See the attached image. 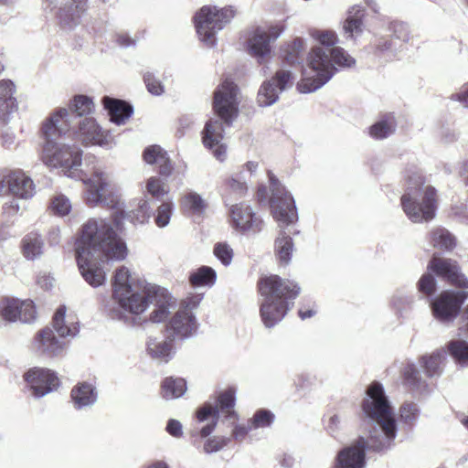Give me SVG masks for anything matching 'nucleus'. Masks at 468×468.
Wrapping results in <instances>:
<instances>
[{"instance_id":"f704fd0d","label":"nucleus","mask_w":468,"mask_h":468,"mask_svg":"<svg viewBox=\"0 0 468 468\" xmlns=\"http://www.w3.org/2000/svg\"><path fill=\"white\" fill-rule=\"evenodd\" d=\"M161 389L164 399H177L186 391V381L182 378L167 377L163 380Z\"/></svg>"},{"instance_id":"e2e57ef3","label":"nucleus","mask_w":468,"mask_h":468,"mask_svg":"<svg viewBox=\"0 0 468 468\" xmlns=\"http://www.w3.org/2000/svg\"><path fill=\"white\" fill-rule=\"evenodd\" d=\"M452 99L460 101L463 107L468 108V84L462 87V90L452 95Z\"/></svg>"},{"instance_id":"680f3d73","label":"nucleus","mask_w":468,"mask_h":468,"mask_svg":"<svg viewBox=\"0 0 468 468\" xmlns=\"http://www.w3.org/2000/svg\"><path fill=\"white\" fill-rule=\"evenodd\" d=\"M229 186L232 191L238 193L239 196L244 195L248 189L246 183L240 182L235 178H231L229 181Z\"/></svg>"},{"instance_id":"3c124183","label":"nucleus","mask_w":468,"mask_h":468,"mask_svg":"<svg viewBox=\"0 0 468 468\" xmlns=\"http://www.w3.org/2000/svg\"><path fill=\"white\" fill-rule=\"evenodd\" d=\"M214 254L225 266L229 265L232 261L233 250L226 243H217L214 247Z\"/></svg>"},{"instance_id":"2f4dec72","label":"nucleus","mask_w":468,"mask_h":468,"mask_svg":"<svg viewBox=\"0 0 468 468\" xmlns=\"http://www.w3.org/2000/svg\"><path fill=\"white\" fill-rule=\"evenodd\" d=\"M397 122L392 112L384 114L369 128L370 136L381 140L393 134L396 131Z\"/></svg>"},{"instance_id":"473e14b6","label":"nucleus","mask_w":468,"mask_h":468,"mask_svg":"<svg viewBox=\"0 0 468 468\" xmlns=\"http://www.w3.org/2000/svg\"><path fill=\"white\" fill-rule=\"evenodd\" d=\"M414 303L415 296L412 293L398 291L392 296L390 304L398 318L406 319L410 316Z\"/></svg>"},{"instance_id":"412c9836","label":"nucleus","mask_w":468,"mask_h":468,"mask_svg":"<svg viewBox=\"0 0 468 468\" xmlns=\"http://www.w3.org/2000/svg\"><path fill=\"white\" fill-rule=\"evenodd\" d=\"M232 226L241 232H260L263 226V221L252 211L251 207L239 203L230 207Z\"/></svg>"},{"instance_id":"13d9d810","label":"nucleus","mask_w":468,"mask_h":468,"mask_svg":"<svg viewBox=\"0 0 468 468\" xmlns=\"http://www.w3.org/2000/svg\"><path fill=\"white\" fill-rule=\"evenodd\" d=\"M156 165H158L159 166L158 173L160 176L164 177H168L172 175L174 166L167 153L165 154V155L159 157V162Z\"/></svg>"},{"instance_id":"1a4fd4ad","label":"nucleus","mask_w":468,"mask_h":468,"mask_svg":"<svg viewBox=\"0 0 468 468\" xmlns=\"http://www.w3.org/2000/svg\"><path fill=\"white\" fill-rule=\"evenodd\" d=\"M66 306L60 305L54 314L52 327L46 326L37 334L35 346L38 353L48 357L60 356L65 348V341L61 339L79 333L77 323L66 324Z\"/></svg>"},{"instance_id":"7ed1b4c3","label":"nucleus","mask_w":468,"mask_h":468,"mask_svg":"<svg viewBox=\"0 0 468 468\" xmlns=\"http://www.w3.org/2000/svg\"><path fill=\"white\" fill-rule=\"evenodd\" d=\"M75 252L81 276L90 286L98 287L105 281L102 263L110 260H124L127 247L110 222L90 218L81 227Z\"/></svg>"},{"instance_id":"4d7b16f0","label":"nucleus","mask_w":468,"mask_h":468,"mask_svg":"<svg viewBox=\"0 0 468 468\" xmlns=\"http://www.w3.org/2000/svg\"><path fill=\"white\" fill-rule=\"evenodd\" d=\"M229 441V438L214 437L206 441L204 443V452L207 453L217 452L221 450Z\"/></svg>"},{"instance_id":"dca6fc26","label":"nucleus","mask_w":468,"mask_h":468,"mask_svg":"<svg viewBox=\"0 0 468 468\" xmlns=\"http://www.w3.org/2000/svg\"><path fill=\"white\" fill-rule=\"evenodd\" d=\"M282 34V29L278 27L270 28V32H266L261 27H256L248 39V53L253 57L258 64H265L269 61L271 48V40H275Z\"/></svg>"},{"instance_id":"9b49d317","label":"nucleus","mask_w":468,"mask_h":468,"mask_svg":"<svg viewBox=\"0 0 468 468\" xmlns=\"http://www.w3.org/2000/svg\"><path fill=\"white\" fill-rule=\"evenodd\" d=\"M235 394V388L229 387L219 393L215 403L206 402L197 409V419L199 422L210 420L200 430V436L202 438L209 436L215 430L218 420L219 411L226 413L227 419H236V412L233 410L236 402Z\"/></svg>"},{"instance_id":"4468645a","label":"nucleus","mask_w":468,"mask_h":468,"mask_svg":"<svg viewBox=\"0 0 468 468\" xmlns=\"http://www.w3.org/2000/svg\"><path fill=\"white\" fill-rule=\"evenodd\" d=\"M294 76L288 69H279L271 80L261 85L257 94L260 107H269L276 103L280 94L293 85Z\"/></svg>"},{"instance_id":"0eeeda50","label":"nucleus","mask_w":468,"mask_h":468,"mask_svg":"<svg viewBox=\"0 0 468 468\" xmlns=\"http://www.w3.org/2000/svg\"><path fill=\"white\" fill-rule=\"evenodd\" d=\"M258 289L261 295L260 315L266 328H272L282 321L301 292L295 282L274 274L261 277Z\"/></svg>"},{"instance_id":"cd10ccee","label":"nucleus","mask_w":468,"mask_h":468,"mask_svg":"<svg viewBox=\"0 0 468 468\" xmlns=\"http://www.w3.org/2000/svg\"><path fill=\"white\" fill-rule=\"evenodd\" d=\"M102 104L108 112L110 121L118 125L124 123L133 113L132 104L122 100L105 96L102 98Z\"/></svg>"},{"instance_id":"a18cd8bd","label":"nucleus","mask_w":468,"mask_h":468,"mask_svg":"<svg viewBox=\"0 0 468 468\" xmlns=\"http://www.w3.org/2000/svg\"><path fill=\"white\" fill-rule=\"evenodd\" d=\"M431 272L424 273L419 280L417 286L420 292L428 296L433 295L437 289V282Z\"/></svg>"},{"instance_id":"a19ab883","label":"nucleus","mask_w":468,"mask_h":468,"mask_svg":"<svg viewBox=\"0 0 468 468\" xmlns=\"http://www.w3.org/2000/svg\"><path fill=\"white\" fill-rule=\"evenodd\" d=\"M442 358L443 353L441 351H435L431 355H425L420 357V363L424 368L427 377L433 378L441 375Z\"/></svg>"},{"instance_id":"79ce46f5","label":"nucleus","mask_w":468,"mask_h":468,"mask_svg":"<svg viewBox=\"0 0 468 468\" xmlns=\"http://www.w3.org/2000/svg\"><path fill=\"white\" fill-rule=\"evenodd\" d=\"M388 29L390 32L389 37L396 42L399 41V48L410 40V33L408 24L401 21H392L389 23Z\"/></svg>"},{"instance_id":"052dcab7","label":"nucleus","mask_w":468,"mask_h":468,"mask_svg":"<svg viewBox=\"0 0 468 468\" xmlns=\"http://www.w3.org/2000/svg\"><path fill=\"white\" fill-rule=\"evenodd\" d=\"M253 428V426L251 425L250 421L249 420L248 424L247 425H237L234 430H233V437L236 439V440H239V439H242L244 438L248 433L249 431H250Z\"/></svg>"},{"instance_id":"4c0bfd02","label":"nucleus","mask_w":468,"mask_h":468,"mask_svg":"<svg viewBox=\"0 0 468 468\" xmlns=\"http://www.w3.org/2000/svg\"><path fill=\"white\" fill-rule=\"evenodd\" d=\"M304 50V41L296 37L292 43L287 44L282 50L283 60L289 65L301 64Z\"/></svg>"},{"instance_id":"5701e85b","label":"nucleus","mask_w":468,"mask_h":468,"mask_svg":"<svg viewBox=\"0 0 468 468\" xmlns=\"http://www.w3.org/2000/svg\"><path fill=\"white\" fill-rule=\"evenodd\" d=\"M5 184L7 185V190L13 196L22 199L31 198L36 193L33 180L22 170L10 172L1 181V189L4 188Z\"/></svg>"},{"instance_id":"f3484780","label":"nucleus","mask_w":468,"mask_h":468,"mask_svg":"<svg viewBox=\"0 0 468 468\" xmlns=\"http://www.w3.org/2000/svg\"><path fill=\"white\" fill-rule=\"evenodd\" d=\"M198 328L195 314L188 308L178 310L165 325L168 337L175 341H184L193 336Z\"/></svg>"},{"instance_id":"ddd939ff","label":"nucleus","mask_w":468,"mask_h":468,"mask_svg":"<svg viewBox=\"0 0 468 468\" xmlns=\"http://www.w3.org/2000/svg\"><path fill=\"white\" fill-rule=\"evenodd\" d=\"M467 299L468 291H442L431 301L433 317L441 324L452 323L460 314L462 306Z\"/></svg>"},{"instance_id":"864d4df0","label":"nucleus","mask_w":468,"mask_h":468,"mask_svg":"<svg viewBox=\"0 0 468 468\" xmlns=\"http://www.w3.org/2000/svg\"><path fill=\"white\" fill-rule=\"evenodd\" d=\"M134 219L144 224L151 217V207L147 200L140 199L137 204V207L133 209Z\"/></svg>"},{"instance_id":"8fccbe9b","label":"nucleus","mask_w":468,"mask_h":468,"mask_svg":"<svg viewBox=\"0 0 468 468\" xmlns=\"http://www.w3.org/2000/svg\"><path fill=\"white\" fill-rule=\"evenodd\" d=\"M316 383L315 376L310 373H301L296 376L293 384L298 391L311 389Z\"/></svg>"},{"instance_id":"58836bf2","label":"nucleus","mask_w":468,"mask_h":468,"mask_svg":"<svg viewBox=\"0 0 468 468\" xmlns=\"http://www.w3.org/2000/svg\"><path fill=\"white\" fill-rule=\"evenodd\" d=\"M431 243L443 250H452L456 246L454 236L444 228H437L431 232Z\"/></svg>"},{"instance_id":"5fc2aeb1","label":"nucleus","mask_w":468,"mask_h":468,"mask_svg":"<svg viewBox=\"0 0 468 468\" xmlns=\"http://www.w3.org/2000/svg\"><path fill=\"white\" fill-rule=\"evenodd\" d=\"M51 208L55 213L65 216L69 213L71 205L67 197L59 195L52 200Z\"/></svg>"},{"instance_id":"f03ea898","label":"nucleus","mask_w":468,"mask_h":468,"mask_svg":"<svg viewBox=\"0 0 468 468\" xmlns=\"http://www.w3.org/2000/svg\"><path fill=\"white\" fill-rule=\"evenodd\" d=\"M362 420L370 428L366 439L360 436L349 446L343 448L336 456L334 468H365L366 452H385L390 449L398 432L393 408L383 385L373 381L366 389L361 403Z\"/></svg>"},{"instance_id":"37998d69","label":"nucleus","mask_w":468,"mask_h":468,"mask_svg":"<svg viewBox=\"0 0 468 468\" xmlns=\"http://www.w3.org/2000/svg\"><path fill=\"white\" fill-rule=\"evenodd\" d=\"M451 356L459 363L468 366V343L463 339L452 340L448 344Z\"/></svg>"},{"instance_id":"aec40b11","label":"nucleus","mask_w":468,"mask_h":468,"mask_svg":"<svg viewBox=\"0 0 468 468\" xmlns=\"http://www.w3.org/2000/svg\"><path fill=\"white\" fill-rule=\"evenodd\" d=\"M75 133L78 139L86 145L108 146L112 142L110 133L102 130L91 117H85L83 120H80Z\"/></svg>"},{"instance_id":"49530a36","label":"nucleus","mask_w":468,"mask_h":468,"mask_svg":"<svg viewBox=\"0 0 468 468\" xmlns=\"http://www.w3.org/2000/svg\"><path fill=\"white\" fill-rule=\"evenodd\" d=\"M173 211V204L170 202L162 203L158 208L157 213L154 217V222L159 228L166 227L171 218Z\"/></svg>"},{"instance_id":"c03bdc74","label":"nucleus","mask_w":468,"mask_h":468,"mask_svg":"<svg viewBox=\"0 0 468 468\" xmlns=\"http://www.w3.org/2000/svg\"><path fill=\"white\" fill-rule=\"evenodd\" d=\"M274 420V414L266 409L257 410L250 420L254 429L269 427Z\"/></svg>"},{"instance_id":"423d86ee","label":"nucleus","mask_w":468,"mask_h":468,"mask_svg":"<svg viewBox=\"0 0 468 468\" xmlns=\"http://www.w3.org/2000/svg\"><path fill=\"white\" fill-rule=\"evenodd\" d=\"M238 86L228 80H224L214 91L213 110L220 120H209L202 132V142L206 148L212 151L213 155L220 161L226 157L227 148L222 140L224 137L223 122L230 126L239 114L237 99Z\"/></svg>"},{"instance_id":"774afa93","label":"nucleus","mask_w":468,"mask_h":468,"mask_svg":"<svg viewBox=\"0 0 468 468\" xmlns=\"http://www.w3.org/2000/svg\"><path fill=\"white\" fill-rule=\"evenodd\" d=\"M60 230L58 227H52L48 235V241L49 245L56 246L59 243Z\"/></svg>"},{"instance_id":"69168bd1","label":"nucleus","mask_w":468,"mask_h":468,"mask_svg":"<svg viewBox=\"0 0 468 468\" xmlns=\"http://www.w3.org/2000/svg\"><path fill=\"white\" fill-rule=\"evenodd\" d=\"M279 463L283 468H293L295 464V458L289 453H282L278 457Z\"/></svg>"},{"instance_id":"6e6d98bb","label":"nucleus","mask_w":468,"mask_h":468,"mask_svg":"<svg viewBox=\"0 0 468 468\" xmlns=\"http://www.w3.org/2000/svg\"><path fill=\"white\" fill-rule=\"evenodd\" d=\"M163 185L164 184L158 177L152 176L148 179L146 184L147 192L156 199H159L165 194Z\"/></svg>"},{"instance_id":"09e8293b","label":"nucleus","mask_w":468,"mask_h":468,"mask_svg":"<svg viewBox=\"0 0 468 468\" xmlns=\"http://www.w3.org/2000/svg\"><path fill=\"white\" fill-rule=\"evenodd\" d=\"M144 82L152 95L160 96L165 91L164 85L152 72L147 71L144 74Z\"/></svg>"},{"instance_id":"603ef678","label":"nucleus","mask_w":468,"mask_h":468,"mask_svg":"<svg viewBox=\"0 0 468 468\" xmlns=\"http://www.w3.org/2000/svg\"><path fill=\"white\" fill-rule=\"evenodd\" d=\"M166 152L157 144L150 145L144 151V160L149 164L154 165L159 162V157L165 155Z\"/></svg>"},{"instance_id":"6ab92c4d","label":"nucleus","mask_w":468,"mask_h":468,"mask_svg":"<svg viewBox=\"0 0 468 468\" xmlns=\"http://www.w3.org/2000/svg\"><path fill=\"white\" fill-rule=\"evenodd\" d=\"M24 378L34 397L37 399L56 390L59 386V379L57 375L47 368H31L25 374Z\"/></svg>"},{"instance_id":"f8f14e48","label":"nucleus","mask_w":468,"mask_h":468,"mask_svg":"<svg viewBox=\"0 0 468 468\" xmlns=\"http://www.w3.org/2000/svg\"><path fill=\"white\" fill-rule=\"evenodd\" d=\"M268 176L271 192L270 197L271 213L279 226L283 229L298 219L295 201L271 171H268Z\"/></svg>"},{"instance_id":"b1692460","label":"nucleus","mask_w":468,"mask_h":468,"mask_svg":"<svg viewBox=\"0 0 468 468\" xmlns=\"http://www.w3.org/2000/svg\"><path fill=\"white\" fill-rule=\"evenodd\" d=\"M71 3L60 6L57 13V19L65 30H72L80 23L82 14L87 9L88 0H70Z\"/></svg>"},{"instance_id":"0e129e2a","label":"nucleus","mask_w":468,"mask_h":468,"mask_svg":"<svg viewBox=\"0 0 468 468\" xmlns=\"http://www.w3.org/2000/svg\"><path fill=\"white\" fill-rule=\"evenodd\" d=\"M116 43L122 48H128L131 46H135L136 40L132 38L130 36L124 33H120L116 35Z\"/></svg>"},{"instance_id":"39448f33","label":"nucleus","mask_w":468,"mask_h":468,"mask_svg":"<svg viewBox=\"0 0 468 468\" xmlns=\"http://www.w3.org/2000/svg\"><path fill=\"white\" fill-rule=\"evenodd\" d=\"M313 37L320 46L312 48L307 56V69L298 83L302 93H311L326 84L337 72L336 66L351 68L356 59L343 48L335 47L337 36L333 31H314Z\"/></svg>"},{"instance_id":"e433bc0d","label":"nucleus","mask_w":468,"mask_h":468,"mask_svg":"<svg viewBox=\"0 0 468 468\" xmlns=\"http://www.w3.org/2000/svg\"><path fill=\"white\" fill-rule=\"evenodd\" d=\"M181 206L185 212L194 216L203 215L207 207V202L199 194L194 191L183 197Z\"/></svg>"},{"instance_id":"7c9ffc66","label":"nucleus","mask_w":468,"mask_h":468,"mask_svg":"<svg viewBox=\"0 0 468 468\" xmlns=\"http://www.w3.org/2000/svg\"><path fill=\"white\" fill-rule=\"evenodd\" d=\"M403 383L411 391L424 394L428 392V384L421 378L420 373L413 363L407 364L402 371Z\"/></svg>"},{"instance_id":"c9c22d12","label":"nucleus","mask_w":468,"mask_h":468,"mask_svg":"<svg viewBox=\"0 0 468 468\" xmlns=\"http://www.w3.org/2000/svg\"><path fill=\"white\" fill-rule=\"evenodd\" d=\"M293 250L292 239L290 233L282 229L275 240V253L279 261L283 264H288L291 261Z\"/></svg>"},{"instance_id":"393cba45","label":"nucleus","mask_w":468,"mask_h":468,"mask_svg":"<svg viewBox=\"0 0 468 468\" xmlns=\"http://www.w3.org/2000/svg\"><path fill=\"white\" fill-rule=\"evenodd\" d=\"M16 91V85L12 80H0V121L4 124H7L11 115L17 111V101L14 96Z\"/></svg>"},{"instance_id":"72a5a7b5","label":"nucleus","mask_w":468,"mask_h":468,"mask_svg":"<svg viewBox=\"0 0 468 468\" xmlns=\"http://www.w3.org/2000/svg\"><path fill=\"white\" fill-rule=\"evenodd\" d=\"M23 254L27 260L34 261L43 254L44 242L37 232H30L22 240Z\"/></svg>"},{"instance_id":"9d476101","label":"nucleus","mask_w":468,"mask_h":468,"mask_svg":"<svg viewBox=\"0 0 468 468\" xmlns=\"http://www.w3.org/2000/svg\"><path fill=\"white\" fill-rule=\"evenodd\" d=\"M235 13L232 6H202L193 17L199 39L207 47H214L217 43V33L231 21Z\"/></svg>"},{"instance_id":"de8ad7c7","label":"nucleus","mask_w":468,"mask_h":468,"mask_svg":"<svg viewBox=\"0 0 468 468\" xmlns=\"http://www.w3.org/2000/svg\"><path fill=\"white\" fill-rule=\"evenodd\" d=\"M420 416V409L413 402H406L400 408L401 420L407 424H413Z\"/></svg>"},{"instance_id":"bb28decb","label":"nucleus","mask_w":468,"mask_h":468,"mask_svg":"<svg viewBox=\"0 0 468 468\" xmlns=\"http://www.w3.org/2000/svg\"><path fill=\"white\" fill-rule=\"evenodd\" d=\"M398 47V42L394 41L388 37L374 36L370 43L365 47L367 54L373 55L378 59H391L395 57Z\"/></svg>"},{"instance_id":"c85d7f7f","label":"nucleus","mask_w":468,"mask_h":468,"mask_svg":"<svg viewBox=\"0 0 468 468\" xmlns=\"http://www.w3.org/2000/svg\"><path fill=\"white\" fill-rule=\"evenodd\" d=\"M365 9L360 5L352 6L343 24V31L346 39H356L364 31Z\"/></svg>"},{"instance_id":"ea45409f","label":"nucleus","mask_w":468,"mask_h":468,"mask_svg":"<svg viewBox=\"0 0 468 468\" xmlns=\"http://www.w3.org/2000/svg\"><path fill=\"white\" fill-rule=\"evenodd\" d=\"M216 280L217 272L209 266H202L189 276V282L194 287L212 286Z\"/></svg>"},{"instance_id":"c756f323","label":"nucleus","mask_w":468,"mask_h":468,"mask_svg":"<svg viewBox=\"0 0 468 468\" xmlns=\"http://www.w3.org/2000/svg\"><path fill=\"white\" fill-rule=\"evenodd\" d=\"M66 110L69 115L64 117L58 125L69 131L70 129L69 125V118L72 116L81 117L91 113L94 110V103L91 98L87 95H76L70 101L69 109Z\"/></svg>"},{"instance_id":"f257e3e1","label":"nucleus","mask_w":468,"mask_h":468,"mask_svg":"<svg viewBox=\"0 0 468 468\" xmlns=\"http://www.w3.org/2000/svg\"><path fill=\"white\" fill-rule=\"evenodd\" d=\"M68 115L66 108H60L42 124L43 162L48 166L61 167L69 177L82 180L87 185L86 201L90 206L103 204L114 207L118 202V197L109 181L108 175L96 169L91 177L84 178L83 172L80 169L82 161L81 149L75 144L64 143V135L68 131L58 123Z\"/></svg>"},{"instance_id":"2eb2a0df","label":"nucleus","mask_w":468,"mask_h":468,"mask_svg":"<svg viewBox=\"0 0 468 468\" xmlns=\"http://www.w3.org/2000/svg\"><path fill=\"white\" fill-rule=\"evenodd\" d=\"M428 270L446 283L467 291L468 278L456 261L434 254L429 261Z\"/></svg>"},{"instance_id":"a878e982","label":"nucleus","mask_w":468,"mask_h":468,"mask_svg":"<svg viewBox=\"0 0 468 468\" xmlns=\"http://www.w3.org/2000/svg\"><path fill=\"white\" fill-rule=\"evenodd\" d=\"M70 399L77 410L91 408L98 400V390L91 383L79 382L71 388Z\"/></svg>"},{"instance_id":"a211bd4d","label":"nucleus","mask_w":468,"mask_h":468,"mask_svg":"<svg viewBox=\"0 0 468 468\" xmlns=\"http://www.w3.org/2000/svg\"><path fill=\"white\" fill-rule=\"evenodd\" d=\"M0 314L7 322L19 320L29 324L35 321L37 315L36 306L31 300L21 301L14 298H5L0 305Z\"/></svg>"},{"instance_id":"bf43d9fd","label":"nucleus","mask_w":468,"mask_h":468,"mask_svg":"<svg viewBox=\"0 0 468 468\" xmlns=\"http://www.w3.org/2000/svg\"><path fill=\"white\" fill-rule=\"evenodd\" d=\"M165 431L175 438H179L183 434L182 424L175 419H170L167 421Z\"/></svg>"},{"instance_id":"4be33fe9","label":"nucleus","mask_w":468,"mask_h":468,"mask_svg":"<svg viewBox=\"0 0 468 468\" xmlns=\"http://www.w3.org/2000/svg\"><path fill=\"white\" fill-rule=\"evenodd\" d=\"M175 340L167 336L165 331L163 335L148 336L146 340V352L148 356L160 363H168L176 354Z\"/></svg>"},{"instance_id":"338daca9","label":"nucleus","mask_w":468,"mask_h":468,"mask_svg":"<svg viewBox=\"0 0 468 468\" xmlns=\"http://www.w3.org/2000/svg\"><path fill=\"white\" fill-rule=\"evenodd\" d=\"M462 320L464 324L459 328V336L468 338V304L464 307L462 312Z\"/></svg>"},{"instance_id":"6e6552de","label":"nucleus","mask_w":468,"mask_h":468,"mask_svg":"<svg viewBox=\"0 0 468 468\" xmlns=\"http://www.w3.org/2000/svg\"><path fill=\"white\" fill-rule=\"evenodd\" d=\"M407 182L408 186L401 197L403 211L414 223L431 220L437 209L435 187L425 185V178L418 170L407 175Z\"/></svg>"},{"instance_id":"20e7f679","label":"nucleus","mask_w":468,"mask_h":468,"mask_svg":"<svg viewBox=\"0 0 468 468\" xmlns=\"http://www.w3.org/2000/svg\"><path fill=\"white\" fill-rule=\"evenodd\" d=\"M112 297L121 310L111 309L110 315L118 320H126L123 312L139 314L153 305L154 309L150 314V321L161 323L168 317L175 303L168 291L156 284L146 283L142 292H138L133 287L130 272L124 266L117 269L113 276Z\"/></svg>"}]
</instances>
